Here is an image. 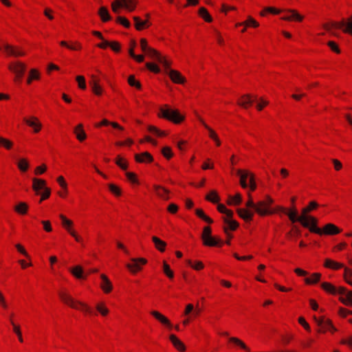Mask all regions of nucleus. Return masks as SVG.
Segmentation results:
<instances>
[{
  "instance_id": "5",
  "label": "nucleus",
  "mask_w": 352,
  "mask_h": 352,
  "mask_svg": "<svg viewBox=\"0 0 352 352\" xmlns=\"http://www.w3.org/2000/svg\"><path fill=\"white\" fill-rule=\"evenodd\" d=\"M285 214L288 216L289 219L292 223H296L298 221L302 225V227L307 228L308 230H309L310 223H312L311 218L314 217V216L305 217L302 214V212L301 214L298 217L297 210L295 207L289 209L287 208V211L285 212Z\"/></svg>"
},
{
  "instance_id": "21",
  "label": "nucleus",
  "mask_w": 352,
  "mask_h": 352,
  "mask_svg": "<svg viewBox=\"0 0 352 352\" xmlns=\"http://www.w3.org/2000/svg\"><path fill=\"white\" fill-rule=\"evenodd\" d=\"M47 182L45 179L34 177L32 178V190L36 195H40V191L44 190L46 186Z\"/></svg>"
},
{
  "instance_id": "8",
  "label": "nucleus",
  "mask_w": 352,
  "mask_h": 352,
  "mask_svg": "<svg viewBox=\"0 0 352 352\" xmlns=\"http://www.w3.org/2000/svg\"><path fill=\"white\" fill-rule=\"evenodd\" d=\"M137 4L136 0H114L111 6L114 13H118L120 8H125L129 12H133L135 10Z\"/></svg>"
},
{
  "instance_id": "35",
  "label": "nucleus",
  "mask_w": 352,
  "mask_h": 352,
  "mask_svg": "<svg viewBox=\"0 0 352 352\" xmlns=\"http://www.w3.org/2000/svg\"><path fill=\"white\" fill-rule=\"evenodd\" d=\"M242 202V196L240 193H236L235 195H229L226 204L228 206H239Z\"/></svg>"
},
{
  "instance_id": "12",
  "label": "nucleus",
  "mask_w": 352,
  "mask_h": 352,
  "mask_svg": "<svg viewBox=\"0 0 352 352\" xmlns=\"http://www.w3.org/2000/svg\"><path fill=\"white\" fill-rule=\"evenodd\" d=\"M23 122L27 126L33 129V132L34 133H38L42 129L43 124L39 119L36 116H31L25 117L23 118Z\"/></svg>"
},
{
  "instance_id": "11",
  "label": "nucleus",
  "mask_w": 352,
  "mask_h": 352,
  "mask_svg": "<svg viewBox=\"0 0 352 352\" xmlns=\"http://www.w3.org/2000/svg\"><path fill=\"white\" fill-rule=\"evenodd\" d=\"M3 52L7 56L14 57H23L26 54L21 47L8 43H3Z\"/></svg>"
},
{
  "instance_id": "48",
  "label": "nucleus",
  "mask_w": 352,
  "mask_h": 352,
  "mask_svg": "<svg viewBox=\"0 0 352 352\" xmlns=\"http://www.w3.org/2000/svg\"><path fill=\"white\" fill-rule=\"evenodd\" d=\"M245 28H257L259 27V23L254 19L252 16H248L245 21H244Z\"/></svg>"
},
{
  "instance_id": "53",
  "label": "nucleus",
  "mask_w": 352,
  "mask_h": 352,
  "mask_svg": "<svg viewBox=\"0 0 352 352\" xmlns=\"http://www.w3.org/2000/svg\"><path fill=\"white\" fill-rule=\"evenodd\" d=\"M341 30L344 33L349 34L352 36V16L347 19V21L345 22L344 28Z\"/></svg>"
},
{
  "instance_id": "54",
  "label": "nucleus",
  "mask_w": 352,
  "mask_h": 352,
  "mask_svg": "<svg viewBox=\"0 0 352 352\" xmlns=\"http://www.w3.org/2000/svg\"><path fill=\"white\" fill-rule=\"evenodd\" d=\"M116 23L122 25L125 28H129L131 27L130 21L125 16H117L116 19Z\"/></svg>"
},
{
  "instance_id": "55",
  "label": "nucleus",
  "mask_w": 352,
  "mask_h": 352,
  "mask_svg": "<svg viewBox=\"0 0 352 352\" xmlns=\"http://www.w3.org/2000/svg\"><path fill=\"white\" fill-rule=\"evenodd\" d=\"M320 276V273H314L311 275V276L306 278L305 281L307 284H314L319 281Z\"/></svg>"
},
{
  "instance_id": "28",
  "label": "nucleus",
  "mask_w": 352,
  "mask_h": 352,
  "mask_svg": "<svg viewBox=\"0 0 352 352\" xmlns=\"http://www.w3.org/2000/svg\"><path fill=\"white\" fill-rule=\"evenodd\" d=\"M98 14L100 18V20L103 23H107L111 20V16L109 14V12L105 6L100 7L98 9Z\"/></svg>"
},
{
  "instance_id": "51",
  "label": "nucleus",
  "mask_w": 352,
  "mask_h": 352,
  "mask_svg": "<svg viewBox=\"0 0 352 352\" xmlns=\"http://www.w3.org/2000/svg\"><path fill=\"white\" fill-rule=\"evenodd\" d=\"M127 82L131 87H135L138 90H141L142 84L139 80H136L134 75H130L128 77Z\"/></svg>"
},
{
  "instance_id": "56",
  "label": "nucleus",
  "mask_w": 352,
  "mask_h": 352,
  "mask_svg": "<svg viewBox=\"0 0 352 352\" xmlns=\"http://www.w3.org/2000/svg\"><path fill=\"white\" fill-rule=\"evenodd\" d=\"M158 62L163 65L166 70L170 69L172 61L168 59L166 56L162 55Z\"/></svg>"
},
{
  "instance_id": "20",
  "label": "nucleus",
  "mask_w": 352,
  "mask_h": 352,
  "mask_svg": "<svg viewBox=\"0 0 352 352\" xmlns=\"http://www.w3.org/2000/svg\"><path fill=\"white\" fill-rule=\"evenodd\" d=\"M73 133L77 140L80 142L85 141L87 138V133L84 129V126L82 123L77 124L74 128Z\"/></svg>"
},
{
  "instance_id": "34",
  "label": "nucleus",
  "mask_w": 352,
  "mask_h": 352,
  "mask_svg": "<svg viewBox=\"0 0 352 352\" xmlns=\"http://www.w3.org/2000/svg\"><path fill=\"white\" fill-rule=\"evenodd\" d=\"M319 204L316 201H310L308 205L302 209V214L305 217H310L308 215L309 213L318 208Z\"/></svg>"
},
{
  "instance_id": "39",
  "label": "nucleus",
  "mask_w": 352,
  "mask_h": 352,
  "mask_svg": "<svg viewBox=\"0 0 352 352\" xmlns=\"http://www.w3.org/2000/svg\"><path fill=\"white\" fill-rule=\"evenodd\" d=\"M252 102L253 99L252 96L250 95H245L239 99L238 104L241 107L248 109L252 105Z\"/></svg>"
},
{
  "instance_id": "38",
  "label": "nucleus",
  "mask_w": 352,
  "mask_h": 352,
  "mask_svg": "<svg viewBox=\"0 0 352 352\" xmlns=\"http://www.w3.org/2000/svg\"><path fill=\"white\" fill-rule=\"evenodd\" d=\"M151 314L163 324L168 326L169 328L172 327V324L169 320L160 312L157 311H152Z\"/></svg>"
},
{
  "instance_id": "7",
  "label": "nucleus",
  "mask_w": 352,
  "mask_h": 352,
  "mask_svg": "<svg viewBox=\"0 0 352 352\" xmlns=\"http://www.w3.org/2000/svg\"><path fill=\"white\" fill-rule=\"evenodd\" d=\"M59 296L65 304L71 307L91 314V309L89 307L80 302L75 300L66 292L60 291L59 292Z\"/></svg>"
},
{
  "instance_id": "14",
  "label": "nucleus",
  "mask_w": 352,
  "mask_h": 352,
  "mask_svg": "<svg viewBox=\"0 0 352 352\" xmlns=\"http://www.w3.org/2000/svg\"><path fill=\"white\" fill-rule=\"evenodd\" d=\"M344 25L345 21L344 20L341 21H330L323 23L322 28L331 34L335 35L333 30L342 29Z\"/></svg>"
},
{
  "instance_id": "2",
  "label": "nucleus",
  "mask_w": 352,
  "mask_h": 352,
  "mask_svg": "<svg viewBox=\"0 0 352 352\" xmlns=\"http://www.w3.org/2000/svg\"><path fill=\"white\" fill-rule=\"evenodd\" d=\"M157 116L159 118L164 119L175 124H179L184 121L185 117L177 109H173L168 104L160 107Z\"/></svg>"
},
{
  "instance_id": "29",
  "label": "nucleus",
  "mask_w": 352,
  "mask_h": 352,
  "mask_svg": "<svg viewBox=\"0 0 352 352\" xmlns=\"http://www.w3.org/2000/svg\"><path fill=\"white\" fill-rule=\"evenodd\" d=\"M152 241L155 248L160 252H164L166 250V243L156 236H152Z\"/></svg>"
},
{
  "instance_id": "19",
  "label": "nucleus",
  "mask_w": 352,
  "mask_h": 352,
  "mask_svg": "<svg viewBox=\"0 0 352 352\" xmlns=\"http://www.w3.org/2000/svg\"><path fill=\"white\" fill-rule=\"evenodd\" d=\"M168 76L173 83L183 85L186 82L185 77L177 70L170 69Z\"/></svg>"
},
{
  "instance_id": "1",
  "label": "nucleus",
  "mask_w": 352,
  "mask_h": 352,
  "mask_svg": "<svg viewBox=\"0 0 352 352\" xmlns=\"http://www.w3.org/2000/svg\"><path fill=\"white\" fill-rule=\"evenodd\" d=\"M312 223H310L309 231L311 233L317 234L320 236H334L342 232V229L332 223L325 224L322 228L318 226V219L316 217L311 218Z\"/></svg>"
},
{
  "instance_id": "24",
  "label": "nucleus",
  "mask_w": 352,
  "mask_h": 352,
  "mask_svg": "<svg viewBox=\"0 0 352 352\" xmlns=\"http://www.w3.org/2000/svg\"><path fill=\"white\" fill-rule=\"evenodd\" d=\"M133 19L135 22V28L138 31H142L148 28L151 25L148 20L142 21L139 16H135L133 17Z\"/></svg>"
},
{
  "instance_id": "23",
  "label": "nucleus",
  "mask_w": 352,
  "mask_h": 352,
  "mask_svg": "<svg viewBox=\"0 0 352 352\" xmlns=\"http://www.w3.org/2000/svg\"><path fill=\"white\" fill-rule=\"evenodd\" d=\"M59 218L61 220V225L65 230L67 231V232L71 234L75 230L74 229V222L67 218L64 214H60L59 215Z\"/></svg>"
},
{
  "instance_id": "57",
  "label": "nucleus",
  "mask_w": 352,
  "mask_h": 352,
  "mask_svg": "<svg viewBox=\"0 0 352 352\" xmlns=\"http://www.w3.org/2000/svg\"><path fill=\"white\" fill-rule=\"evenodd\" d=\"M230 341L235 344L236 345L240 346L243 349L247 351L248 352H250V349L245 344L244 342H243L241 340H239L237 338L232 337L230 338Z\"/></svg>"
},
{
  "instance_id": "42",
  "label": "nucleus",
  "mask_w": 352,
  "mask_h": 352,
  "mask_svg": "<svg viewBox=\"0 0 352 352\" xmlns=\"http://www.w3.org/2000/svg\"><path fill=\"white\" fill-rule=\"evenodd\" d=\"M147 130L149 133L159 138L165 137L168 135L165 131H162L153 125H148Z\"/></svg>"
},
{
  "instance_id": "60",
  "label": "nucleus",
  "mask_w": 352,
  "mask_h": 352,
  "mask_svg": "<svg viewBox=\"0 0 352 352\" xmlns=\"http://www.w3.org/2000/svg\"><path fill=\"white\" fill-rule=\"evenodd\" d=\"M287 211V208H285L283 206H276L275 207H272L271 206V208H270V213H269V216L270 215H273L274 214H277L280 212H286Z\"/></svg>"
},
{
  "instance_id": "33",
  "label": "nucleus",
  "mask_w": 352,
  "mask_h": 352,
  "mask_svg": "<svg viewBox=\"0 0 352 352\" xmlns=\"http://www.w3.org/2000/svg\"><path fill=\"white\" fill-rule=\"evenodd\" d=\"M102 283L100 287L105 293H109L112 289V285L109 279L104 274H101Z\"/></svg>"
},
{
  "instance_id": "61",
  "label": "nucleus",
  "mask_w": 352,
  "mask_h": 352,
  "mask_svg": "<svg viewBox=\"0 0 352 352\" xmlns=\"http://www.w3.org/2000/svg\"><path fill=\"white\" fill-rule=\"evenodd\" d=\"M146 67L151 72L154 74H159L160 73V68L159 66L154 63H146Z\"/></svg>"
},
{
  "instance_id": "62",
  "label": "nucleus",
  "mask_w": 352,
  "mask_h": 352,
  "mask_svg": "<svg viewBox=\"0 0 352 352\" xmlns=\"http://www.w3.org/2000/svg\"><path fill=\"white\" fill-rule=\"evenodd\" d=\"M76 80L79 89L85 90L87 88L86 80L83 76H77L76 77Z\"/></svg>"
},
{
  "instance_id": "63",
  "label": "nucleus",
  "mask_w": 352,
  "mask_h": 352,
  "mask_svg": "<svg viewBox=\"0 0 352 352\" xmlns=\"http://www.w3.org/2000/svg\"><path fill=\"white\" fill-rule=\"evenodd\" d=\"M109 47L115 53H120L121 51V44L117 41H110Z\"/></svg>"
},
{
  "instance_id": "30",
  "label": "nucleus",
  "mask_w": 352,
  "mask_h": 352,
  "mask_svg": "<svg viewBox=\"0 0 352 352\" xmlns=\"http://www.w3.org/2000/svg\"><path fill=\"white\" fill-rule=\"evenodd\" d=\"M29 210V206L27 203L21 201L14 207V210L19 214L25 215Z\"/></svg>"
},
{
  "instance_id": "36",
  "label": "nucleus",
  "mask_w": 352,
  "mask_h": 352,
  "mask_svg": "<svg viewBox=\"0 0 352 352\" xmlns=\"http://www.w3.org/2000/svg\"><path fill=\"white\" fill-rule=\"evenodd\" d=\"M151 314L163 324L168 326L169 328L172 327V324L169 320L160 312L157 311H152Z\"/></svg>"
},
{
  "instance_id": "15",
  "label": "nucleus",
  "mask_w": 352,
  "mask_h": 352,
  "mask_svg": "<svg viewBox=\"0 0 352 352\" xmlns=\"http://www.w3.org/2000/svg\"><path fill=\"white\" fill-rule=\"evenodd\" d=\"M61 47H66L70 51L80 52L82 50V44L78 41H61L59 43Z\"/></svg>"
},
{
  "instance_id": "59",
  "label": "nucleus",
  "mask_w": 352,
  "mask_h": 352,
  "mask_svg": "<svg viewBox=\"0 0 352 352\" xmlns=\"http://www.w3.org/2000/svg\"><path fill=\"white\" fill-rule=\"evenodd\" d=\"M321 287L324 291L329 292L331 294H336L337 292V289L333 285L329 283H322L321 284Z\"/></svg>"
},
{
  "instance_id": "50",
  "label": "nucleus",
  "mask_w": 352,
  "mask_h": 352,
  "mask_svg": "<svg viewBox=\"0 0 352 352\" xmlns=\"http://www.w3.org/2000/svg\"><path fill=\"white\" fill-rule=\"evenodd\" d=\"M108 188L110 192L116 197H120L122 194V189L116 184H109Z\"/></svg>"
},
{
  "instance_id": "64",
  "label": "nucleus",
  "mask_w": 352,
  "mask_h": 352,
  "mask_svg": "<svg viewBox=\"0 0 352 352\" xmlns=\"http://www.w3.org/2000/svg\"><path fill=\"white\" fill-rule=\"evenodd\" d=\"M47 169V167L46 164H43L38 166L35 168V169L34 170V173L35 175H41L46 172Z\"/></svg>"
},
{
  "instance_id": "52",
  "label": "nucleus",
  "mask_w": 352,
  "mask_h": 352,
  "mask_svg": "<svg viewBox=\"0 0 352 352\" xmlns=\"http://www.w3.org/2000/svg\"><path fill=\"white\" fill-rule=\"evenodd\" d=\"M126 177L129 182L134 185H140V181L138 175L133 172H126L125 173Z\"/></svg>"
},
{
  "instance_id": "4",
  "label": "nucleus",
  "mask_w": 352,
  "mask_h": 352,
  "mask_svg": "<svg viewBox=\"0 0 352 352\" xmlns=\"http://www.w3.org/2000/svg\"><path fill=\"white\" fill-rule=\"evenodd\" d=\"M8 69L14 75V83H21L27 69L26 64L21 60H13L8 64Z\"/></svg>"
},
{
  "instance_id": "43",
  "label": "nucleus",
  "mask_w": 352,
  "mask_h": 352,
  "mask_svg": "<svg viewBox=\"0 0 352 352\" xmlns=\"http://www.w3.org/2000/svg\"><path fill=\"white\" fill-rule=\"evenodd\" d=\"M199 16L207 23L212 21V17L208 12V10L204 7H201L198 10Z\"/></svg>"
},
{
  "instance_id": "45",
  "label": "nucleus",
  "mask_w": 352,
  "mask_h": 352,
  "mask_svg": "<svg viewBox=\"0 0 352 352\" xmlns=\"http://www.w3.org/2000/svg\"><path fill=\"white\" fill-rule=\"evenodd\" d=\"M115 163L118 166L124 170H126L129 167V163L127 160L122 157L121 155H118L116 157Z\"/></svg>"
},
{
  "instance_id": "13",
  "label": "nucleus",
  "mask_w": 352,
  "mask_h": 352,
  "mask_svg": "<svg viewBox=\"0 0 352 352\" xmlns=\"http://www.w3.org/2000/svg\"><path fill=\"white\" fill-rule=\"evenodd\" d=\"M153 190L158 198L164 201H168L170 199V191L166 187L160 184H153Z\"/></svg>"
},
{
  "instance_id": "9",
  "label": "nucleus",
  "mask_w": 352,
  "mask_h": 352,
  "mask_svg": "<svg viewBox=\"0 0 352 352\" xmlns=\"http://www.w3.org/2000/svg\"><path fill=\"white\" fill-rule=\"evenodd\" d=\"M140 45L142 51L150 58L157 60H160L161 56H162V54L157 51V50L150 47L148 45L147 40L144 38H142L140 41Z\"/></svg>"
},
{
  "instance_id": "6",
  "label": "nucleus",
  "mask_w": 352,
  "mask_h": 352,
  "mask_svg": "<svg viewBox=\"0 0 352 352\" xmlns=\"http://www.w3.org/2000/svg\"><path fill=\"white\" fill-rule=\"evenodd\" d=\"M274 202V200L271 196L266 195L264 199L256 202V206L254 210L255 213H256L260 217L269 216L271 206Z\"/></svg>"
},
{
  "instance_id": "26",
  "label": "nucleus",
  "mask_w": 352,
  "mask_h": 352,
  "mask_svg": "<svg viewBox=\"0 0 352 352\" xmlns=\"http://www.w3.org/2000/svg\"><path fill=\"white\" fill-rule=\"evenodd\" d=\"M92 92L98 96H100L103 94V89L100 85V80L98 78H94L90 82Z\"/></svg>"
},
{
  "instance_id": "32",
  "label": "nucleus",
  "mask_w": 352,
  "mask_h": 352,
  "mask_svg": "<svg viewBox=\"0 0 352 352\" xmlns=\"http://www.w3.org/2000/svg\"><path fill=\"white\" fill-rule=\"evenodd\" d=\"M252 173H250L247 170H239L238 175L240 176V185L243 188L248 187L247 180L250 179V176Z\"/></svg>"
},
{
  "instance_id": "22",
  "label": "nucleus",
  "mask_w": 352,
  "mask_h": 352,
  "mask_svg": "<svg viewBox=\"0 0 352 352\" xmlns=\"http://www.w3.org/2000/svg\"><path fill=\"white\" fill-rule=\"evenodd\" d=\"M238 215L245 222L252 221L255 212L250 210L248 208H238L236 210Z\"/></svg>"
},
{
  "instance_id": "44",
  "label": "nucleus",
  "mask_w": 352,
  "mask_h": 352,
  "mask_svg": "<svg viewBox=\"0 0 352 352\" xmlns=\"http://www.w3.org/2000/svg\"><path fill=\"white\" fill-rule=\"evenodd\" d=\"M170 340L177 350L180 351H185L184 344L175 335L172 334L170 336Z\"/></svg>"
},
{
  "instance_id": "10",
  "label": "nucleus",
  "mask_w": 352,
  "mask_h": 352,
  "mask_svg": "<svg viewBox=\"0 0 352 352\" xmlns=\"http://www.w3.org/2000/svg\"><path fill=\"white\" fill-rule=\"evenodd\" d=\"M283 16L280 19L285 21L301 23L305 16L300 14L297 10L285 9L283 10Z\"/></svg>"
},
{
  "instance_id": "37",
  "label": "nucleus",
  "mask_w": 352,
  "mask_h": 352,
  "mask_svg": "<svg viewBox=\"0 0 352 352\" xmlns=\"http://www.w3.org/2000/svg\"><path fill=\"white\" fill-rule=\"evenodd\" d=\"M151 314L163 324L168 326L169 328L172 327V324L169 320L160 312L157 311H152Z\"/></svg>"
},
{
  "instance_id": "49",
  "label": "nucleus",
  "mask_w": 352,
  "mask_h": 352,
  "mask_svg": "<svg viewBox=\"0 0 352 352\" xmlns=\"http://www.w3.org/2000/svg\"><path fill=\"white\" fill-rule=\"evenodd\" d=\"M223 221H224V223L226 225L224 227H227L228 228V231L229 230L234 231L239 226V223L235 220L224 219Z\"/></svg>"
},
{
  "instance_id": "3",
  "label": "nucleus",
  "mask_w": 352,
  "mask_h": 352,
  "mask_svg": "<svg viewBox=\"0 0 352 352\" xmlns=\"http://www.w3.org/2000/svg\"><path fill=\"white\" fill-rule=\"evenodd\" d=\"M201 239L203 245L206 247L221 248L224 245V241L220 237L212 235V228L209 226L204 228Z\"/></svg>"
},
{
  "instance_id": "58",
  "label": "nucleus",
  "mask_w": 352,
  "mask_h": 352,
  "mask_svg": "<svg viewBox=\"0 0 352 352\" xmlns=\"http://www.w3.org/2000/svg\"><path fill=\"white\" fill-rule=\"evenodd\" d=\"M162 155L168 160L173 157L172 148L170 146H164L162 148Z\"/></svg>"
},
{
  "instance_id": "18",
  "label": "nucleus",
  "mask_w": 352,
  "mask_h": 352,
  "mask_svg": "<svg viewBox=\"0 0 352 352\" xmlns=\"http://www.w3.org/2000/svg\"><path fill=\"white\" fill-rule=\"evenodd\" d=\"M134 158L136 162L141 164H151L154 160L153 155L147 151L136 153Z\"/></svg>"
},
{
  "instance_id": "40",
  "label": "nucleus",
  "mask_w": 352,
  "mask_h": 352,
  "mask_svg": "<svg viewBox=\"0 0 352 352\" xmlns=\"http://www.w3.org/2000/svg\"><path fill=\"white\" fill-rule=\"evenodd\" d=\"M206 201L212 204H217L220 201V197L215 190H210L205 197Z\"/></svg>"
},
{
  "instance_id": "47",
  "label": "nucleus",
  "mask_w": 352,
  "mask_h": 352,
  "mask_svg": "<svg viewBox=\"0 0 352 352\" xmlns=\"http://www.w3.org/2000/svg\"><path fill=\"white\" fill-rule=\"evenodd\" d=\"M17 167L22 173H25L30 167V164L26 158H21L17 162Z\"/></svg>"
},
{
  "instance_id": "17",
  "label": "nucleus",
  "mask_w": 352,
  "mask_h": 352,
  "mask_svg": "<svg viewBox=\"0 0 352 352\" xmlns=\"http://www.w3.org/2000/svg\"><path fill=\"white\" fill-rule=\"evenodd\" d=\"M317 324L320 327L319 331L320 332H326L327 331H335L336 329L333 326L331 320L322 318L321 319H316Z\"/></svg>"
},
{
  "instance_id": "46",
  "label": "nucleus",
  "mask_w": 352,
  "mask_h": 352,
  "mask_svg": "<svg viewBox=\"0 0 352 352\" xmlns=\"http://www.w3.org/2000/svg\"><path fill=\"white\" fill-rule=\"evenodd\" d=\"M195 214L199 218L208 223V224H212L213 223V220L210 217L206 215L202 209L197 208L195 210Z\"/></svg>"
},
{
  "instance_id": "25",
  "label": "nucleus",
  "mask_w": 352,
  "mask_h": 352,
  "mask_svg": "<svg viewBox=\"0 0 352 352\" xmlns=\"http://www.w3.org/2000/svg\"><path fill=\"white\" fill-rule=\"evenodd\" d=\"M41 79V73L38 69L32 68L29 71L27 78L26 83L30 85L34 80H39Z\"/></svg>"
},
{
  "instance_id": "16",
  "label": "nucleus",
  "mask_w": 352,
  "mask_h": 352,
  "mask_svg": "<svg viewBox=\"0 0 352 352\" xmlns=\"http://www.w3.org/2000/svg\"><path fill=\"white\" fill-rule=\"evenodd\" d=\"M341 295L340 300L341 302L346 305H352V292L348 291L344 287H340L337 289V292Z\"/></svg>"
},
{
  "instance_id": "41",
  "label": "nucleus",
  "mask_w": 352,
  "mask_h": 352,
  "mask_svg": "<svg viewBox=\"0 0 352 352\" xmlns=\"http://www.w3.org/2000/svg\"><path fill=\"white\" fill-rule=\"evenodd\" d=\"M14 142L11 140L0 136V148H3L7 151H10L14 147Z\"/></svg>"
},
{
  "instance_id": "31",
  "label": "nucleus",
  "mask_w": 352,
  "mask_h": 352,
  "mask_svg": "<svg viewBox=\"0 0 352 352\" xmlns=\"http://www.w3.org/2000/svg\"><path fill=\"white\" fill-rule=\"evenodd\" d=\"M282 9L276 8L275 7H265L260 12V15L263 17L266 16L268 14H283Z\"/></svg>"
},
{
  "instance_id": "27",
  "label": "nucleus",
  "mask_w": 352,
  "mask_h": 352,
  "mask_svg": "<svg viewBox=\"0 0 352 352\" xmlns=\"http://www.w3.org/2000/svg\"><path fill=\"white\" fill-rule=\"evenodd\" d=\"M68 270L77 278H85L86 274L80 265H72Z\"/></svg>"
}]
</instances>
